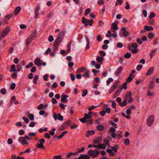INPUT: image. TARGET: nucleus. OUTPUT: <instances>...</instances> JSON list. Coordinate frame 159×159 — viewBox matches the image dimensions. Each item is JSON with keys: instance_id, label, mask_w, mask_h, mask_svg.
Returning a JSON list of instances; mask_svg holds the SVG:
<instances>
[{"instance_id": "16", "label": "nucleus", "mask_w": 159, "mask_h": 159, "mask_svg": "<svg viewBox=\"0 0 159 159\" xmlns=\"http://www.w3.org/2000/svg\"><path fill=\"white\" fill-rule=\"evenodd\" d=\"M123 68L121 66H120L115 72V74L116 76H118L121 74V72Z\"/></svg>"}, {"instance_id": "7", "label": "nucleus", "mask_w": 159, "mask_h": 159, "mask_svg": "<svg viewBox=\"0 0 159 159\" xmlns=\"http://www.w3.org/2000/svg\"><path fill=\"white\" fill-rule=\"evenodd\" d=\"M53 117L55 120L58 119L59 120L62 121L63 120V117L61 115L60 113H59L57 114L55 113H54Z\"/></svg>"}, {"instance_id": "13", "label": "nucleus", "mask_w": 159, "mask_h": 159, "mask_svg": "<svg viewBox=\"0 0 159 159\" xmlns=\"http://www.w3.org/2000/svg\"><path fill=\"white\" fill-rule=\"evenodd\" d=\"M9 28L8 27H7L5 30L2 31V37H5L9 33Z\"/></svg>"}, {"instance_id": "50", "label": "nucleus", "mask_w": 159, "mask_h": 159, "mask_svg": "<svg viewBox=\"0 0 159 159\" xmlns=\"http://www.w3.org/2000/svg\"><path fill=\"white\" fill-rule=\"evenodd\" d=\"M157 51V49H155L154 50H152L151 53L150 54V58L152 59V56H153L155 53V52Z\"/></svg>"}, {"instance_id": "31", "label": "nucleus", "mask_w": 159, "mask_h": 159, "mask_svg": "<svg viewBox=\"0 0 159 159\" xmlns=\"http://www.w3.org/2000/svg\"><path fill=\"white\" fill-rule=\"evenodd\" d=\"M82 22L84 24L85 26H87L88 23H87V20L84 17H82Z\"/></svg>"}, {"instance_id": "45", "label": "nucleus", "mask_w": 159, "mask_h": 159, "mask_svg": "<svg viewBox=\"0 0 159 159\" xmlns=\"http://www.w3.org/2000/svg\"><path fill=\"white\" fill-rule=\"evenodd\" d=\"M28 116L30 120H34V116L33 114H29L28 115Z\"/></svg>"}, {"instance_id": "46", "label": "nucleus", "mask_w": 159, "mask_h": 159, "mask_svg": "<svg viewBox=\"0 0 159 159\" xmlns=\"http://www.w3.org/2000/svg\"><path fill=\"white\" fill-rule=\"evenodd\" d=\"M155 83L154 81H152L150 82L149 87L150 89H152L153 87V85Z\"/></svg>"}, {"instance_id": "33", "label": "nucleus", "mask_w": 159, "mask_h": 159, "mask_svg": "<svg viewBox=\"0 0 159 159\" xmlns=\"http://www.w3.org/2000/svg\"><path fill=\"white\" fill-rule=\"evenodd\" d=\"M109 141L108 140H104L103 142V145L106 147V146H107L109 143Z\"/></svg>"}, {"instance_id": "25", "label": "nucleus", "mask_w": 159, "mask_h": 159, "mask_svg": "<svg viewBox=\"0 0 159 159\" xmlns=\"http://www.w3.org/2000/svg\"><path fill=\"white\" fill-rule=\"evenodd\" d=\"M111 29L116 30L118 29V26L115 23H112L111 25Z\"/></svg>"}, {"instance_id": "22", "label": "nucleus", "mask_w": 159, "mask_h": 159, "mask_svg": "<svg viewBox=\"0 0 159 159\" xmlns=\"http://www.w3.org/2000/svg\"><path fill=\"white\" fill-rule=\"evenodd\" d=\"M67 128L66 125L64 123L60 126L59 129L60 131H62L66 129Z\"/></svg>"}, {"instance_id": "1", "label": "nucleus", "mask_w": 159, "mask_h": 159, "mask_svg": "<svg viewBox=\"0 0 159 159\" xmlns=\"http://www.w3.org/2000/svg\"><path fill=\"white\" fill-rule=\"evenodd\" d=\"M65 33L66 31L63 30L59 33L58 37L55 40L54 44L59 45L60 43L62 41L63 39Z\"/></svg>"}, {"instance_id": "64", "label": "nucleus", "mask_w": 159, "mask_h": 159, "mask_svg": "<svg viewBox=\"0 0 159 159\" xmlns=\"http://www.w3.org/2000/svg\"><path fill=\"white\" fill-rule=\"evenodd\" d=\"M16 87V84L15 83H12L11 85L10 89L12 90H13L15 89Z\"/></svg>"}, {"instance_id": "51", "label": "nucleus", "mask_w": 159, "mask_h": 159, "mask_svg": "<svg viewBox=\"0 0 159 159\" xmlns=\"http://www.w3.org/2000/svg\"><path fill=\"white\" fill-rule=\"evenodd\" d=\"M113 80L111 78H109L107 81V85H108L110 83L112 82Z\"/></svg>"}, {"instance_id": "37", "label": "nucleus", "mask_w": 159, "mask_h": 159, "mask_svg": "<svg viewBox=\"0 0 159 159\" xmlns=\"http://www.w3.org/2000/svg\"><path fill=\"white\" fill-rule=\"evenodd\" d=\"M131 56V54L130 52H127L124 55V57L127 59L129 58Z\"/></svg>"}, {"instance_id": "18", "label": "nucleus", "mask_w": 159, "mask_h": 159, "mask_svg": "<svg viewBox=\"0 0 159 159\" xmlns=\"http://www.w3.org/2000/svg\"><path fill=\"white\" fill-rule=\"evenodd\" d=\"M13 15L12 14H10L6 16L4 19L5 22L7 23L8 20L13 16Z\"/></svg>"}, {"instance_id": "5", "label": "nucleus", "mask_w": 159, "mask_h": 159, "mask_svg": "<svg viewBox=\"0 0 159 159\" xmlns=\"http://www.w3.org/2000/svg\"><path fill=\"white\" fill-rule=\"evenodd\" d=\"M154 119L153 115H151L148 118L147 121V124L148 126H151L152 124Z\"/></svg>"}, {"instance_id": "2", "label": "nucleus", "mask_w": 159, "mask_h": 159, "mask_svg": "<svg viewBox=\"0 0 159 159\" xmlns=\"http://www.w3.org/2000/svg\"><path fill=\"white\" fill-rule=\"evenodd\" d=\"M99 151L97 149H95L93 150L91 149H89L88 151V154L92 158H94L96 157L99 154Z\"/></svg>"}, {"instance_id": "12", "label": "nucleus", "mask_w": 159, "mask_h": 159, "mask_svg": "<svg viewBox=\"0 0 159 159\" xmlns=\"http://www.w3.org/2000/svg\"><path fill=\"white\" fill-rule=\"evenodd\" d=\"M40 7L39 6H37L36 7L34 10V18L37 19L38 18V16L39 14V11L40 9Z\"/></svg>"}, {"instance_id": "28", "label": "nucleus", "mask_w": 159, "mask_h": 159, "mask_svg": "<svg viewBox=\"0 0 159 159\" xmlns=\"http://www.w3.org/2000/svg\"><path fill=\"white\" fill-rule=\"evenodd\" d=\"M84 117L86 119V120H87V119H89L88 120H92V116L91 115H89L88 114L86 113H85L84 114Z\"/></svg>"}, {"instance_id": "53", "label": "nucleus", "mask_w": 159, "mask_h": 159, "mask_svg": "<svg viewBox=\"0 0 159 159\" xmlns=\"http://www.w3.org/2000/svg\"><path fill=\"white\" fill-rule=\"evenodd\" d=\"M33 65V64L32 62H30L29 64L26 66V68L27 69H29L32 67Z\"/></svg>"}, {"instance_id": "11", "label": "nucleus", "mask_w": 159, "mask_h": 159, "mask_svg": "<svg viewBox=\"0 0 159 159\" xmlns=\"http://www.w3.org/2000/svg\"><path fill=\"white\" fill-rule=\"evenodd\" d=\"M121 29L122 31L123 36H127L129 35V33L128 31L126 30V28L125 27L121 28Z\"/></svg>"}, {"instance_id": "49", "label": "nucleus", "mask_w": 159, "mask_h": 159, "mask_svg": "<svg viewBox=\"0 0 159 159\" xmlns=\"http://www.w3.org/2000/svg\"><path fill=\"white\" fill-rule=\"evenodd\" d=\"M71 121L70 120H68L67 121L65 122L64 123L66 124V126L68 127V125L71 124Z\"/></svg>"}, {"instance_id": "15", "label": "nucleus", "mask_w": 159, "mask_h": 159, "mask_svg": "<svg viewBox=\"0 0 159 159\" xmlns=\"http://www.w3.org/2000/svg\"><path fill=\"white\" fill-rule=\"evenodd\" d=\"M102 137H99L96 139L94 140L93 141V143L94 144H97L101 143L102 142Z\"/></svg>"}, {"instance_id": "30", "label": "nucleus", "mask_w": 159, "mask_h": 159, "mask_svg": "<svg viewBox=\"0 0 159 159\" xmlns=\"http://www.w3.org/2000/svg\"><path fill=\"white\" fill-rule=\"evenodd\" d=\"M15 68H16V66L14 64L12 65L11 66L10 71L11 72H14L17 71L16 70Z\"/></svg>"}, {"instance_id": "14", "label": "nucleus", "mask_w": 159, "mask_h": 159, "mask_svg": "<svg viewBox=\"0 0 159 159\" xmlns=\"http://www.w3.org/2000/svg\"><path fill=\"white\" fill-rule=\"evenodd\" d=\"M69 97V96L64 94H62L61 96V101L64 102H66L68 101V100L67 99V98Z\"/></svg>"}, {"instance_id": "52", "label": "nucleus", "mask_w": 159, "mask_h": 159, "mask_svg": "<svg viewBox=\"0 0 159 159\" xmlns=\"http://www.w3.org/2000/svg\"><path fill=\"white\" fill-rule=\"evenodd\" d=\"M81 155H83V157H82V159H90V157L89 156V155H84V154H81Z\"/></svg>"}, {"instance_id": "47", "label": "nucleus", "mask_w": 159, "mask_h": 159, "mask_svg": "<svg viewBox=\"0 0 159 159\" xmlns=\"http://www.w3.org/2000/svg\"><path fill=\"white\" fill-rule=\"evenodd\" d=\"M154 34L151 32L149 33L148 35V37L150 39H152L154 37Z\"/></svg>"}, {"instance_id": "24", "label": "nucleus", "mask_w": 159, "mask_h": 159, "mask_svg": "<svg viewBox=\"0 0 159 159\" xmlns=\"http://www.w3.org/2000/svg\"><path fill=\"white\" fill-rule=\"evenodd\" d=\"M126 99H125V100L122 102L119 103V105L121 107L126 106L127 104V102H126Z\"/></svg>"}, {"instance_id": "43", "label": "nucleus", "mask_w": 159, "mask_h": 159, "mask_svg": "<svg viewBox=\"0 0 159 159\" xmlns=\"http://www.w3.org/2000/svg\"><path fill=\"white\" fill-rule=\"evenodd\" d=\"M109 123V124H111L112 125L114 126L115 128H116L117 127L116 124L112 120L110 121Z\"/></svg>"}, {"instance_id": "23", "label": "nucleus", "mask_w": 159, "mask_h": 159, "mask_svg": "<svg viewBox=\"0 0 159 159\" xmlns=\"http://www.w3.org/2000/svg\"><path fill=\"white\" fill-rule=\"evenodd\" d=\"M103 59L104 58L103 57L100 56H98L96 58V60L98 62H101V63H100L101 64L102 63V62L103 61Z\"/></svg>"}, {"instance_id": "41", "label": "nucleus", "mask_w": 159, "mask_h": 159, "mask_svg": "<svg viewBox=\"0 0 159 159\" xmlns=\"http://www.w3.org/2000/svg\"><path fill=\"white\" fill-rule=\"evenodd\" d=\"M54 48H53V51L54 52H56L58 50V46H59L58 45H57L53 43V44Z\"/></svg>"}, {"instance_id": "58", "label": "nucleus", "mask_w": 159, "mask_h": 159, "mask_svg": "<svg viewBox=\"0 0 159 159\" xmlns=\"http://www.w3.org/2000/svg\"><path fill=\"white\" fill-rule=\"evenodd\" d=\"M55 129L54 128H53L52 129V131H50L49 132V133L52 136H53L55 134L54 131H55Z\"/></svg>"}, {"instance_id": "55", "label": "nucleus", "mask_w": 159, "mask_h": 159, "mask_svg": "<svg viewBox=\"0 0 159 159\" xmlns=\"http://www.w3.org/2000/svg\"><path fill=\"white\" fill-rule=\"evenodd\" d=\"M90 10L89 8H88L86 9L84 15L85 16H87L88 14L90 13Z\"/></svg>"}, {"instance_id": "26", "label": "nucleus", "mask_w": 159, "mask_h": 159, "mask_svg": "<svg viewBox=\"0 0 159 159\" xmlns=\"http://www.w3.org/2000/svg\"><path fill=\"white\" fill-rule=\"evenodd\" d=\"M121 90L120 89H117L116 90L114 94V96H115L114 98H116L119 95Z\"/></svg>"}, {"instance_id": "9", "label": "nucleus", "mask_w": 159, "mask_h": 159, "mask_svg": "<svg viewBox=\"0 0 159 159\" xmlns=\"http://www.w3.org/2000/svg\"><path fill=\"white\" fill-rule=\"evenodd\" d=\"M79 120L83 123H87L89 124H93L92 120H86L84 117L82 118H80Z\"/></svg>"}, {"instance_id": "59", "label": "nucleus", "mask_w": 159, "mask_h": 159, "mask_svg": "<svg viewBox=\"0 0 159 159\" xmlns=\"http://www.w3.org/2000/svg\"><path fill=\"white\" fill-rule=\"evenodd\" d=\"M126 82H124L123 84V88H121V89H126L127 88V85Z\"/></svg>"}, {"instance_id": "17", "label": "nucleus", "mask_w": 159, "mask_h": 159, "mask_svg": "<svg viewBox=\"0 0 159 159\" xmlns=\"http://www.w3.org/2000/svg\"><path fill=\"white\" fill-rule=\"evenodd\" d=\"M95 133V131L93 130L90 131L88 130L85 134V136L87 137H89L90 135H93Z\"/></svg>"}, {"instance_id": "38", "label": "nucleus", "mask_w": 159, "mask_h": 159, "mask_svg": "<svg viewBox=\"0 0 159 159\" xmlns=\"http://www.w3.org/2000/svg\"><path fill=\"white\" fill-rule=\"evenodd\" d=\"M134 77L132 78L131 77L129 76L126 79V82L127 83H129L131 81L134 79Z\"/></svg>"}, {"instance_id": "40", "label": "nucleus", "mask_w": 159, "mask_h": 159, "mask_svg": "<svg viewBox=\"0 0 159 159\" xmlns=\"http://www.w3.org/2000/svg\"><path fill=\"white\" fill-rule=\"evenodd\" d=\"M16 67L17 68V71H20L22 69L21 66L20 64L17 65L16 66Z\"/></svg>"}, {"instance_id": "4", "label": "nucleus", "mask_w": 159, "mask_h": 159, "mask_svg": "<svg viewBox=\"0 0 159 159\" xmlns=\"http://www.w3.org/2000/svg\"><path fill=\"white\" fill-rule=\"evenodd\" d=\"M34 63L38 66H44L46 64L45 62H43L42 60L39 58H37L35 59L34 61Z\"/></svg>"}, {"instance_id": "29", "label": "nucleus", "mask_w": 159, "mask_h": 159, "mask_svg": "<svg viewBox=\"0 0 159 159\" xmlns=\"http://www.w3.org/2000/svg\"><path fill=\"white\" fill-rule=\"evenodd\" d=\"M97 129L98 131H102L104 129V127L102 125H99L97 126Z\"/></svg>"}, {"instance_id": "35", "label": "nucleus", "mask_w": 159, "mask_h": 159, "mask_svg": "<svg viewBox=\"0 0 159 159\" xmlns=\"http://www.w3.org/2000/svg\"><path fill=\"white\" fill-rule=\"evenodd\" d=\"M123 0H116L115 3V5L116 6L119 4L121 5L123 3Z\"/></svg>"}, {"instance_id": "20", "label": "nucleus", "mask_w": 159, "mask_h": 159, "mask_svg": "<svg viewBox=\"0 0 159 159\" xmlns=\"http://www.w3.org/2000/svg\"><path fill=\"white\" fill-rule=\"evenodd\" d=\"M118 145H115L114 146L111 147V148L112 151H114L115 152H117V149L118 148Z\"/></svg>"}, {"instance_id": "60", "label": "nucleus", "mask_w": 159, "mask_h": 159, "mask_svg": "<svg viewBox=\"0 0 159 159\" xmlns=\"http://www.w3.org/2000/svg\"><path fill=\"white\" fill-rule=\"evenodd\" d=\"M102 39V37L100 35H98L97 36V40L98 42H100Z\"/></svg>"}, {"instance_id": "57", "label": "nucleus", "mask_w": 159, "mask_h": 159, "mask_svg": "<svg viewBox=\"0 0 159 159\" xmlns=\"http://www.w3.org/2000/svg\"><path fill=\"white\" fill-rule=\"evenodd\" d=\"M156 15L153 12H152L150 13V15L149 16V18L151 19L154 17Z\"/></svg>"}, {"instance_id": "63", "label": "nucleus", "mask_w": 159, "mask_h": 159, "mask_svg": "<svg viewBox=\"0 0 159 159\" xmlns=\"http://www.w3.org/2000/svg\"><path fill=\"white\" fill-rule=\"evenodd\" d=\"M53 159H62L61 158V156L60 155H57L54 156L53 157Z\"/></svg>"}, {"instance_id": "6", "label": "nucleus", "mask_w": 159, "mask_h": 159, "mask_svg": "<svg viewBox=\"0 0 159 159\" xmlns=\"http://www.w3.org/2000/svg\"><path fill=\"white\" fill-rule=\"evenodd\" d=\"M120 81L118 80L116 81L113 84L112 86L110 89L109 91V93H111L114 91L115 89L118 86Z\"/></svg>"}, {"instance_id": "21", "label": "nucleus", "mask_w": 159, "mask_h": 159, "mask_svg": "<svg viewBox=\"0 0 159 159\" xmlns=\"http://www.w3.org/2000/svg\"><path fill=\"white\" fill-rule=\"evenodd\" d=\"M154 67H152L149 69L146 74V75L148 76L151 75L153 72Z\"/></svg>"}, {"instance_id": "56", "label": "nucleus", "mask_w": 159, "mask_h": 159, "mask_svg": "<svg viewBox=\"0 0 159 159\" xmlns=\"http://www.w3.org/2000/svg\"><path fill=\"white\" fill-rule=\"evenodd\" d=\"M131 47L134 48H138L137 44L135 43H133L131 44Z\"/></svg>"}, {"instance_id": "19", "label": "nucleus", "mask_w": 159, "mask_h": 159, "mask_svg": "<svg viewBox=\"0 0 159 159\" xmlns=\"http://www.w3.org/2000/svg\"><path fill=\"white\" fill-rule=\"evenodd\" d=\"M21 7L19 6L16 7L14 11V14L15 15H17L18 14L21 10Z\"/></svg>"}, {"instance_id": "36", "label": "nucleus", "mask_w": 159, "mask_h": 159, "mask_svg": "<svg viewBox=\"0 0 159 159\" xmlns=\"http://www.w3.org/2000/svg\"><path fill=\"white\" fill-rule=\"evenodd\" d=\"M39 78V76L37 75H36L34 76L33 79V82L35 84H37V81Z\"/></svg>"}, {"instance_id": "34", "label": "nucleus", "mask_w": 159, "mask_h": 159, "mask_svg": "<svg viewBox=\"0 0 159 159\" xmlns=\"http://www.w3.org/2000/svg\"><path fill=\"white\" fill-rule=\"evenodd\" d=\"M97 148L99 149H106V147L103 146V144H100L98 145H97Z\"/></svg>"}, {"instance_id": "44", "label": "nucleus", "mask_w": 159, "mask_h": 159, "mask_svg": "<svg viewBox=\"0 0 159 159\" xmlns=\"http://www.w3.org/2000/svg\"><path fill=\"white\" fill-rule=\"evenodd\" d=\"M132 97L131 93L130 92H128L126 94L125 96V97L126 99H128L129 97Z\"/></svg>"}, {"instance_id": "3", "label": "nucleus", "mask_w": 159, "mask_h": 159, "mask_svg": "<svg viewBox=\"0 0 159 159\" xmlns=\"http://www.w3.org/2000/svg\"><path fill=\"white\" fill-rule=\"evenodd\" d=\"M45 142V140L44 139H40L39 140V142H37L36 143V147L42 149H44L45 147L44 146L43 144Z\"/></svg>"}, {"instance_id": "32", "label": "nucleus", "mask_w": 159, "mask_h": 159, "mask_svg": "<svg viewBox=\"0 0 159 159\" xmlns=\"http://www.w3.org/2000/svg\"><path fill=\"white\" fill-rule=\"evenodd\" d=\"M86 42H87V44L86 46L85 49H89L90 48V45H89V43H90V41L89 40V39L88 38H87L86 39Z\"/></svg>"}, {"instance_id": "48", "label": "nucleus", "mask_w": 159, "mask_h": 159, "mask_svg": "<svg viewBox=\"0 0 159 159\" xmlns=\"http://www.w3.org/2000/svg\"><path fill=\"white\" fill-rule=\"evenodd\" d=\"M70 76L71 80L73 81H74L75 79V75L73 73H70Z\"/></svg>"}, {"instance_id": "27", "label": "nucleus", "mask_w": 159, "mask_h": 159, "mask_svg": "<svg viewBox=\"0 0 159 159\" xmlns=\"http://www.w3.org/2000/svg\"><path fill=\"white\" fill-rule=\"evenodd\" d=\"M107 152L109 153V155L111 157L114 156L115 153L114 152H112L111 150L110 149H107Z\"/></svg>"}, {"instance_id": "42", "label": "nucleus", "mask_w": 159, "mask_h": 159, "mask_svg": "<svg viewBox=\"0 0 159 159\" xmlns=\"http://www.w3.org/2000/svg\"><path fill=\"white\" fill-rule=\"evenodd\" d=\"M32 40L29 37L26 40V43L27 46H28L29 43L31 42Z\"/></svg>"}, {"instance_id": "8", "label": "nucleus", "mask_w": 159, "mask_h": 159, "mask_svg": "<svg viewBox=\"0 0 159 159\" xmlns=\"http://www.w3.org/2000/svg\"><path fill=\"white\" fill-rule=\"evenodd\" d=\"M19 141L23 145H28L29 144L28 143L26 140L25 137H20L19 139Z\"/></svg>"}, {"instance_id": "61", "label": "nucleus", "mask_w": 159, "mask_h": 159, "mask_svg": "<svg viewBox=\"0 0 159 159\" xmlns=\"http://www.w3.org/2000/svg\"><path fill=\"white\" fill-rule=\"evenodd\" d=\"M88 91L87 90L85 89L83 90L82 93V96L85 97L87 94Z\"/></svg>"}, {"instance_id": "54", "label": "nucleus", "mask_w": 159, "mask_h": 159, "mask_svg": "<svg viewBox=\"0 0 159 159\" xmlns=\"http://www.w3.org/2000/svg\"><path fill=\"white\" fill-rule=\"evenodd\" d=\"M86 70V68L84 67H81L79 68L78 70L79 72H82Z\"/></svg>"}, {"instance_id": "10", "label": "nucleus", "mask_w": 159, "mask_h": 159, "mask_svg": "<svg viewBox=\"0 0 159 159\" xmlns=\"http://www.w3.org/2000/svg\"><path fill=\"white\" fill-rule=\"evenodd\" d=\"M13 103H14L15 105H17L19 103V102L16 101V97L15 96H13L11 99V101L10 103V106H11Z\"/></svg>"}, {"instance_id": "39", "label": "nucleus", "mask_w": 159, "mask_h": 159, "mask_svg": "<svg viewBox=\"0 0 159 159\" xmlns=\"http://www.w3.org/2000/svg\"><path fill=\"white\" fill-rule=\"evenodd\" d=\"M71 41H70L68 43L67 46V51H68L69 52H70V51L71 49Z\"/></svg>"}, {"instance_id": "62", "label": "nucleus", "mask_w": 159, "mask_h": 159, "mask_svg": "<svg viewBox=\"0 0 159 159\" xmlns=\"http://www.w3.org/2000/svg\"><path fill=\"white\" fill-rule=\"evenodd\" d=\"M43 105L41 103L37 107V108L38 110H41L43 109Z\"/></svg>"}]
</instances>
